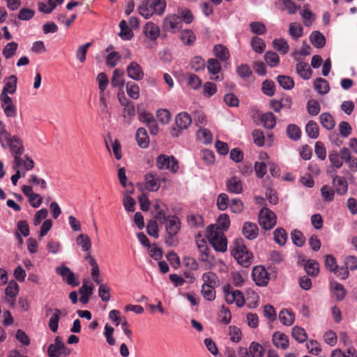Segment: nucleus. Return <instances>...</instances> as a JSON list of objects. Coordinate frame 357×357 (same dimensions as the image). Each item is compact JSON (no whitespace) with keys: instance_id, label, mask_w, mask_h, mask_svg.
I'll return each instance as SVG.
<instances>
[{"instance_id":"f257e3e1","label":"nucleus","mask_w":357,"mask_h":357,"mask_svg":"<svg viewBox=\"0 0 357 357\" xmlns=\"http://www.w3.org/2000/svg\"><path fill=\"white\" fill-rule=\"evenodd\" d=\"M1 146L3 148H9L14 159L13 167L20 168L22 165V155L24 151L22 140L17 135H11L8 137V141H5Z\"/></svg>"},{"instance_id":"f03ea898","label":"nucleus","mask_w":357,"mask_h":357,"mask_svg":"<svg viewBox=\"0 0 357 357\" xmlns=\"http://www.w3.org/2000/svg\"><path fill=\"white\" fill-rule=\"evenodd\" d=\"M231 255L243 267H249L253 261V255L243 244L242 238H237L234 242V248L231 251Z\"/></svg>"},{"instance_id":"7ed1b4c3","label":"nucleus","mask_w":357,"mask_h":357,"mask_svg":"<svg viewBox=\"0 0 357 357\" xmlns=\"http://www.w3.org/2000/svg\"><path fill=\"white\" fill-rule=\"evenodd\" d=\"M207 238L214 250L225 252L227 248V240L220 229L211 225L207 228Z\"/></svg>"},{"instance_id":"20e7f679","label":"nucleus","mask_w":357,"mask_h":357,"mask_svg":"<svg viewBox=\"0 0 357 357\" xmlns=\"http://www.w3.org/2000/svg\"><path fill=\"white\" fill-rule=\"evenodd\" d=\"M259 224L265 230L271 229L276 225V215L268 208H262L259 213Z\"/></svg>"},{"instance_id":"39448f33","label":"nucleus","mask_w":357,"mask_h":357,"mask_svg":"<svg viewBox=\"0 0 357 357\" xmlns=\"http://www.w3.org/2000/svg\"><path fill=\"white\" fill-rule=\"evenodd\" d=\"M156 166L159 169H169L172 173L177 172L178 169V161L174 156L160 154L156 160Z\"/></svg>"},{"instance_id":"423d86ee","label":"nucleus","mask_w":357,"mask_h":357,"mask_svg":"<svg viewBox=\"0 0 357 357\" xmlns=\"http://www.w3.org/2000/svg\"><path fill=\"white\" fill-rule=\"evenodd\" d=\"M327 174L333 177V186L335 192L340 195H343L347 193L348 190V183L346 178L343 176H337L335 169H327Z\"/></svg>"},{"instance_id":"0eeeda50","label":"nucleus","mask_w":357,"mask_h":357,"mask_svg":"<svg viewBox=\"0 0 357 357\" xmlns=\"http://www.w3.org/2000/svg\"><path fill=\"white\" fill-rule=\"evenodd\" d=\"M252 276L256 284L266 287L269 281V274L262 266H257L252 269Z\"/></svg>"},{"instance_id":"6e6552de","label":"nucleus","mask_w":357,"mask_h":357,"mask_svg":"<svg viewBox=\"0 0 357 357\" xmlns=\"http://www.w3.org/2000/svg\"><path fill=\"white\" fill-rule=\"evenodd\" d=\"M57 274L62 277L63 280L68 285L77 287L79 282L76 278L75 273L66 266L62 265L56 268Z\"/></svg>"},{"instance_id":"1a4fd4ad","label":"nucleus","mask_w":357,"mask_h":357,"mask_svg":"<svg viewBox=\"0 0 357 357\" xmlns=\"http://www.w3.org/2000/svg\"><path fill=\"white\" fill-rule=\"evenodd\" d=\"M165 29L173 33L178 31L182 28L181 17L178 15H171L166 17L164 20Z\"/></svg>"},{"instance_id":"9d476101","label":"nucleus","mask_w":357,"mask_h":357,"mask_svg":"<svg viewBox=\"0 0 357 357\" xmlns=\"http://www.w3.org/2000/svg\"><path fill=\"white\" fill-rule=\"evenodd\" d=\"M1 105L7 117H15L17 115V108L13 100L8 96H0Z\"/></svg>"},{"instance_id":"9b49d317","label":"nucleus","mask_w":357,"mask_h":357,"mask_svg":"<svg viewBox=\"0 0 357 357\" xmlns=\"http://www.w3.org/2000/svg\"><path fill=\"white\" fill-rule=\"evenodd\" d=\"M128 76L136 81H140L144 78V73L142 67L135 61H132L126 68Z\"/></svg>"},{"instance_id":"f8f14e48","label":"nucleus","mask_w":357,"mask_h":357,"mask_svg":"<svg viewBox=\"0 0 357 357\" xmlns=\"http://www.w3.org/2000/svg\"><path fill=\"white\" fill-rule=\"evenodd\" d=\"M165 223V228L168 235H176L181 228L179 219L175 215L167 216Z\"/></svg>"},{"instance_id":"ddd939ff","label":"nucleus","mask_w":357,"mask_h":357,"mask_svg":"<svg viewBox=\"0 0 357 357\" xmlns=\"http://www.w3.org/2000/svg\"><path fill=\"white\" fill-rule=\"evenodd\" d=\"M52 311H54V313L49 320L48 326L50 327V329L53 333H56L58 331L59 322L60 317L61 315V310H59L58 308H54V310H52L51 307H47L46 308V316H47L48 314Z\"/></svg>"},{"instance_id":"4468645a","label":"nucleus","mask_w":357,"mask_h":357,"mask_svg":"<svg viewBox=\"0 0 357 357\" xmlns=\"http://www.w3.org/2000/svg\"><path fill=\"white\" fill-rule=\"evenodd\" d=\"M143 32L146 38L150 40H155L160 36V29L158 25L153 22H147L143 27Z\"/></svg>"},{"instance_id":"2eb2a0df","label":"nucleus","mask_w":357,"mask_h":357,"mask_svg":"<svg viewBox=\"0 0 357 357\" xmlns=\"http://www.w3.org/2000/svg\"><path fill=\"white\" fill-rule=\"evenodd\" d=\"M145 182L146 189L151 192L158 190L160 187V182L158 177L152 172L146 174Z\"/></svg>"},{"instance_id":"dca6fc26","label":"nucleus","mask_w":357,"mask_h":357,"mask_svg":"<svg viewBox=\"0 0 357 357\" xmlns=\"http://www.w3.org/2000/svg\"><path fill=\"white\" fill-rule=\"evenodd\" d=\"M243 234L249 240H253L258 236V227L255 223L246 222L243 227Z\"/></svg>"},{"instance_id":"f3484780","label":"nucleus","mask_w":357,"mask_h":357,"mask_svg":"<svg viewBox=\"0 0 357 357\" xmlns=\"http://www.w3.org/2000/svg\"><path fill=\"white\" fill-rule=\"evenodd\" d=\"M225 301L228 304H232L235 303L239 307H243L245 303L243 294L239 290H234L230 294H226Z\"/></svg>"},{"instance_id":"a211bd4d","label":"nucleus","mask_w":357,"mask_h":357,"mask_svg":"<svg viewBox=\"0 0 357 357\" xmlns=\"http://www.w3.org/2000/svg\"><path fill=\"white\" fill-rule=\"evenodd\" d=\"M227 190L231 193L238 194L243 190V184L240 178L233 176L228 179L226 183Z\"/></svg>"},{"instance_id":"6ab92c4d","label":"nucleus","mask_w":357,"mask_h":357,"mask_svg":"<svg viewBox=\"0 0 357 357\" xmlns=\"http://www.w3.org/2000/svg\"><path fill=\"white\" fill-rule=\"evenodd\" d=\"M272 341L277 348L286 349L289 347L288 337L284 333L280 332L274 333L272 337Z\"/></svg>"},{"instance_id":"aec40b11","label":"nucleus","mask_w":357,"mask_h":357,"mask_svg":"<svg viewBox=\"0 0 357 357\" xmlns=\"http://www.w3.org/2000/svg\"><path fill=\"white\" fill-rule=\"evenodd\" d=\"M296 73L304 79L307 80L310 79L312 74V70L310 68L307 63L304 61H299L296 65Z\"/></svg>"},{"instance_id":"412c9836","label":"nucleus","mask_w":357,"mask_h":357,"mask_svg":"<svg viewBox=\"0 0 357 357\" xmlns=\"http://www.w3.org/2000/svg\"><path fill=\"white\" fill-rule=\"evenodd\" d=\"M17 78L15 75H10L6 82L0 96L13 94L16 91Z\"/></svg>"},{"instance_id":"4be33fe9","label":"nucleus","mask_w":357,"mask_h":357,"mask_svg":"<svg viewBox=\"0 0 357 357\" xmlns=\"http://www.w3.org/2000/svg\"><path fill=\"white\" fill-rule=\"evenodd\" d=\"M135 138L138 146L142 149H146L149 146V137L145 128H138L136 132Z\"/></svg>"},{"instance_id":"5701e85b","label":"nucleus","mask_w":357,"mask_h":357,"mask_svg":"<svg viewBox=\"0 0 357 357\" xmlns=\"http://www.w3.org/2000/svg\"><path fill=\"white\" fill-rule=\"evenodd\" d=\"M197 248L201 253L200 260L202 261H208L213 257L211 256L210 249L207 245V243L204 239L197 241Z\"/></svg>"},{"instance_id":"b1692460","label":"nucleus","mask_w":357,"mask_h":357,"mask_svg":"<svg viewBox=\"0 0 357 357\" xmlns=\"http://www.w3.org/2000/svg\"><path fill=\"white\" fill-rule=\"evenodd\" d=\"M176 124L181 129H187L192 123V119L187 112H181L176 116Z\"/></svg>"},{"instance_id":"393cba45","label":"nucleus","mask_w":357,"mask_h":357,"mask_svg":"<svg viewBox=\"0 0 357 357\" xmlns=\"http://www.w3.org/2000/svg\"><path fill=\"white\" fill-rule=\"evenodd\" d=\"M135 116V107L134 104H129L126 105V107L123 108L122 112L123 123L126 126L130 125L132 123Z\"/></svg>"},{"instance_id":"a878e982","label":"nucleus","mask_w":357,"mask_h":357,"mask_svg":"<svg viewBox=\"0 0 357 357\" xmlns=\"http://www.w3.org/2000/svg\"><path fill=\"white\" fill-rule=\"evenodd\" d=\"M279 320L284 326H291L294 321V314L288 309H283L279 313Z\"/></svg>"},{"instance_id":"bb28decb","label":"nucleus","mask_w":357,"mask_h":357,"mask_svg":"<svg viewBox=\"0 0 357 357\" xmlns=\"http://www.w3.org/2000/svg\"><path fill=\"white\" fill-rule=\"evenodd\" d=\"M311 43L317 48H322L326 44L324 36L319 31H314L310 36Z\"/></svg>"},{"instance_id":"cd10ccee","label":"nucleus","mask_w":357,"mask_h":357,"mask_svg":"<svg viewBox=\"0 0 357 357\" xmlns=\"http://www.w3.org/2000/svg\"><path fill=\"white\" fill-rule=\"evenodd\" d=\"M93 287L88 286L86 282H84L82 287L79 289V292L81 294L79 301L84 304L89 302L90 296L93 294Z\"/></svg>"},{"instance_id":"c85d7f7f","label":"nucleus","mask_w":357,"mask_h":357,"mask_svg":"<svg viewBox=\"0 0 357 357\" xmlns=\"http://www.w3.org/2000/svg\"><path fill=\"white\" fill-rule=\"evenodd\" d=\"M305 132L311 139H317L319 135L318 124L312 120L309 121L305 126Z\"/></svg>"},{"instance_id":"c756f323","label":"nucleus","mask_w":357,"mask_h":357,"mask_svg":"<svg viewBox=\"0 0 357 357\" xmlns=\"http://www.w3.org/2000/svg\"><path fill=\"white\" fill-rule=\"evenodd\" d=\"M331 288L336 299L339 301H342L346 295L344 286L336 281L331 282Z\"/></svg>"},{"instance_id":"7c9ffc66","label":"nucleus","mask_w":357,"mask_h":357,"mask_svg":"<svg viewBox=\"0 0 357 357\" xmlns=\"http://www.w3.org/2000/svg\"><path fill=\"white\" fill-rule=\"evenodd\" d=\"M319 121L321 126L327 130H332L335 127V120L333 116L329 113H322L319 116Z\"/></svg>"},{"instance_id":"2f4dec72","label":"nucleus","mask_w":357,"mask_h":357,"mask_svg":"<svg viewBox=\"0 0 357 357\" xmlns=\"http://www.w3.org/2000/svg\"><path fill=\"white\" fill-rule=\"evenodd\" d=\"M314 87L317 93L322 95L328 93L330 89L328 81L321 77L314 80Z\"/></svg>"},{"instance_id":"473e14b6","label":"nucleus","mask_w":357,"mask_h":357,"mask_svg":"<svg viewBox=\"0 0 357 357\" xmlns=\"http://www.w3.org/2000/svg\"><path fill=\"white\" fill-rule=\"evenodd\" d=\"M215 56L223 61H226L229 58L228 49L222 45H216L213 47Z\"/></svg>"},{"instance_id":"72a5a7b5","label":"nucleus","mask_w":357,"mask_h":357,"mask_svg":"<svg viewBox=\"0 0 357 357\" xmlns=\"http://www.w3.org/2000/svg\"><path fill=\"white\" fill-rule=\"evenodd\" d=\"M151 0H144L139 7V13L146 19L150 18L154 13L152 6L150 3Z\"/></svg>"},{"instance_id":"f704fd0d","label":"nucleus","mask_w":357,"mask_h":357,"mask_svg":"<svg viewBox=\"0 0 357 357\" xmlns=\"http://www.w3.org/2000/svg\"><path fill=\"white\" fill-rule=\"evenodd\" d=\"M188 86L194 90L198 89L202 84L201 79L195 74L188 73L185 74Z\"/></svg>"},{"instance_id":"c9c22d12","label":"nucleus","mask_w":357,"mask_h":357,"mask_svg":"<svg viewBox=\"0 0 357 357\" xmlns=\"http://www.w3.org/2000/svg\"><path fill=\"white\" fill-rule=\"evenodd\" d=\"M287 135L293 141H298L301 136V130L296 124H290L287 128Z\"/></svg>"},{"instance_id":"e433bc0d","label":"nucleus","mask_w":357,"mask_h":357,"mask_svg":"<svg viewBox=\"0 0 357 357\" xmlns=\"http://www.w3.org/2000/svg\"><path fill=\"white\" fill-rule=\"evenodd\" d=\"M250 45L252 50L257 53L261 54L266 48L265 42L257 36H253L250 40Z\"/></svg>"},{"instance_id":"4c0bfd02","label":"nucleus","mask_w":357,"mask_h":357,"mask_svg":"<svg viewBox=\"0 0 357 357\" xmlns=\"http://www.w3.org/2000/svg\"><path fill=\"white\" fill-rule=\"evenodd\" d=\"M77 243L84 252L89 251L91 248V241L86 234H79L77 238Z\"/></svg>"},{"instance_id":"58836bf2","label":"nucleus","mask_w":357,"mask_h":357,"mask_svg":"<svg viewBox=\"0 0 357 357\" xmlns=\"http://www.w3.org/2000/svg\"><path fill=\"white\" fill-rule=\"evenodd\" d=\"M124 72L122 70L115 69L113 72L111 84L113 86H123L124 85Z\"/></svg>"},{"instance_id":"ea45409f","label":"nucleus","mask_w":357,"mask_h":357,"mask_svg":"<svg viewBox=\"0 0 357 357\" xmlns=\"http://www.w3.org/2000/svg\"><path fill=\"white\" fill-rule=\"evenodd\" d=\"M126 92L132 99L137 100L139 97V87L134 82H128L126 84Z\"/></svg>"},{"instance_id":"a19ab883","label":"nucleus","mask_w":357,"mask_h":357,"mask_svg":"<svg viewBox=\"0 0 357 357\" xmlns=\"http://www.w3.org/2000/svg\"><path fill=\"white\" fill-rule=\"evenodd\" d=\"M277 81L280 86L286 90H290L294 86V79L287 75H278Z\"/></svg>"},{"instance_id":"79ce46f5","label":"nucleus","mask_w":357,"mask_h":357,"mask_svg":"<svg viewBox=\"0 0 357 357\" xmlns=\"http://www.w3.org/2000/svg\"><path fill=\"white\" fill-rule=\"evenodd\" d=\"M291 335L300 343L304 342L307 338L305 331L303 328L298 326H294L292 328Z\"/></svg>"},{"instance_id":"37998d69","label":"nucleus","mask_w":357,"mask_h":357,"mask_svg":"<svg viewBox=\"0 0 357 357\" xmlns=\"http://www.w3.org/2000/svg\"><path fill=\"white\" fill-rule=\"evenodd\" d=\"M261 122L265 128L272 129L276 124L275 116L271 112L265 113L261 116Z\"/></svg>"},{"instance_id":"c03bdc74","label":"nucleus","mask_w":357,"mask_h":357,"mask_svg":"<svg viewBox=\"0 0 357 357\" xmlns=\"http://www.w3.org/2000/svg\"><path fill=\"white\" fill-rule=\"evenodd\" d=\"M273 46L275 50L283 54H287L289 49L287 42L283 38L275 39L273 41Z\"/></svg>"},{"instance_id":"a18cd8bd","label":"nucleus","mask_w":357,"mask_h":357,"mask_svg":"<svg viewBox=\"0 0 357 357\" xmlns=\"http://www.w3.org/2000/svg\"><path fill=\"white\" fill-rule=\"evenodd\" d=\"M18 47V44L15 42H10L6 44L3 47L2 54L7 59L11 58L16 53Z\"/></svg>"},{"instance_id":"49530a36","label":"nucleus","mask_w":357,"mask_h":357,"mask_svg":"<svg viewBox=\"0 0 357 357\" xmlns=\"http://www.w3.org/2000/svg\"><path fill=\"white\" fill-rule=\"evenodd\" d=\"M274 241L280 245H284L287 239V234L286 231L282 228H278L274 231Z\"/></svg>"},{"instance_id":"de8ad7c7","label":"nucleus","mask_w":357,"mask_h":357,"mask_svg":"<svg viewBox=\"0 0 357 357\" xmlns=\"http://www.w3.org/2000/svg\"><path fill=\"white\" fill-rule=\"evenodd\" d=\"M291 238L294 245L298 247H302L305 242V238L303 233L298 230L294 229L291 232Z\"/></svg>"},{"instance_id":"09e8293b","label":"nucleus","mask_w":357,"mask_h":357,"mask_svg":"<svg viewBox=\"0 0 357 357\" xmlns=\"http://www.w3.org/2000/svg\"><path fill=\"white\" fill-rule=\"evenodd\" d=\"M339 154L342 160L347 163L351 169H354V159L351 158L349 150L346 147H343L340 149Z\"/></svg>"},{"instance_id":"8fccbe9b","label":"nucleus","mask_w":357,"mask_h":357,"mask_svg":"<svg viewBox=\"0 0 357 357\" xmlns=\"http://www.w3.org/2000/svg\"><path fill=\"white\" fill-rule=\"evenodd\" d=\"M328 159L331 163L333 167L335 169H340L343 165V161L342 160L339 153L337 151H332L329 153Z\"/></svg>"},{"instance_id":"3c124183","label":"nucleus","mask_w":357,"mask_h":357,"mask_svg":"<svg viewBox=\"0 0 357 357\" xmlns=\"http://www.w3.org/2000/svg\"><path fill=\"white\" fill-rule=\"evenodd\" d=\"M180 38H181V40L183 41V43L188 45H192L196 40V36H195V33H193L192 31L189 30V29L183 31L181 33Z\"/></svg>"},{"instance_id":"603ef678","label":"nucleus","mask_w":357,"mask_h":357,"mask_svg":"<svg viewBox=\"0 0 357 357\" xmlns=\"http://www.w3.org/2000/svg\"><path fill=\"white\" fill-rule=\"evenodd\" d=\"M264 59L271 67H275L280 62L278 54L274 52L268 51L264 54Z\"/></svg>"},{"instance_id":"864d4df0","label":"nucleus","mask_w":357,"mask_h":357,"mask_svg":"<svg viewBox=\"0 0 357 357\" xmlns=\"http://www.w3.org/2000/svg\"><path fill=\"white\" fill-rule=\"evenodd\" d=\"M215 287H212L211 285L203 284L202 287V294L203 297L209 301H213L215 298V291L214 289Z\"/></svg>"},{"instance_id":"5fc2aeb1","label":"nucleus","mask_w":357,"mask_h":357,"mask_svg":"<svg viewBox=\"0 0 357 357\" xmlns=\"http://www.w3.org/2000/svg\"><path fill=\"white\" fill-rule=\"evenodd\" d=\"M121 29L119 36L124 39L129 40L133 36L131 29L128 27V23L126 20H123L119 23Z\"/></svg>"},{"instance_id":"6e6d98bb","label":"nucleus","mask_w":357,"mask_h":357,"mask_svg":"<svg viewBox=\"0 0 357 357\" xmlns=\"http://www.w3.org/2000/svg\"><path fill=\"white\" fill-rule=\"evenodd\" d=\"M202 280L204 281L203 284L211 285L215 287L218 284V276L213 272H207L203 274Z\"/></svg>"},{"instance_id":"4d7b16f0","label":"nucleus","mask_w":357,"mask_h":357,"mask_svg":"<svg viewBox=\"0 0 357 357\" xmlns=\"http://www.w3.org/2000/svg\"><path fill=\"white\" fill-rule=\"evenodd\" d=\"M303 29L300 24L290 23L289 32L291 36L295 40H297L303 36Z\"/></svg>"},{"instance_id":"13d9d810","label":"nucleus","mask_w":357,"mask_h":357,"mask_svg":"<svg viewBox=\"0 0 357 357\" xmlns=\"http://www.w3.org/2000/svg\"><path fill=\"white\" fill-rule=\"evenodd\" d=\"M249 351L252 357L264 356V348L258 342H252L250 345Z\"/></svg>"},{"instance_id":"bf43d9fd","label":"nucleus","mask_w":357,"mask_h":357,"mask_svg":"<svg viewBox=\"0 0 357 357\" xmlns=\"http://www.w3.org/2000/svg\"><path fill=\"white\" fill-rule=\"evenodd\" d=\"M217 225H214L215 227L220 229L221 231L224 232V231L227 230L230 225L229 217L227 214H221L217 221Z\"/></svg>"},{"instance_id":"052dcab7","label":"nucleus","mask_w":357,"mask_h":357,"mask_svg":"<svg viewBox=\"0 0 357 357\" xmlns=\"http://www.w3.org/2000/svg\"><path fill=\"white\" fill-rule=\"evenodd\" d=\"M307 109L310 115L316 116L320 112L321 106L317 100L310 99L307 101Z\"/></svg>"},{"instance_id":"680f3d73","label":"nucleus","mask_w":357,"mask_h":357,"mask_svg":"<svg viewBox=\"0 0 357 357\" xmlns=\"http://www.w3.org/2000/svg\"><path fill=\"white\" fill-rule=\"evenodd\" d=\"M305 269L308 275L316 276L319 273V264L313 260H307L305 264Z\"/></svg>"},{"instance_id":"e2e57ef3","label":"nucleus","mask_w":357,"mask_h":357,"mask_svg":"<svg viewBox=\"0 0 357 357\" xmlns=\"http://www.w3.org/2000/svg\"><path fill=\"white\" fill-rule=\"evenodd\" d=\"M202 159L207 165H212L215 162V154L213 151L209 149H204L201 151L200 153Z\"/></svg>"},{"instance_id":"0e129e2a","label":"nucleus","mask_w":357,"mask_h":357,"mask_svg":"<svg viewBox=\"0 0 357 357\" xmlns=\"http://www.w3.org/2000/svg\"><path fill=\"white\" fill-rule=\"evenodd\" d=\"M250 28L252 33L256 35H263L266 32V26L262 22H252L250 24Z\"/></svg>"},{"instance_id":"69168bd1","label":"nucleus","mask_w":357,"mask_h":357,"mask_svg":"<svg viewBox=\"0 0 357 357\" xmlns=\"http://www.w3.org/2000/svg\"><path fill=\"white\" fill-rule=\"evenodd\" d=\"M98 295L103 302H107L110 300V288L107 284H100Z\"/></svg>"},{"instance_id":"338daca9","label":"nucleus","mask_w":357,"mask_h":357,"mask_svg":"<svg viewBox=\"0 0 357 357\" xmlns=\"http://www.w3.org/2000/svg\"><path fill=\"white\" fill-rule=\"evenodd\" d=\"M217 92L216 84L213 82H207L203 86V95L206 98H210Z\"/></svg>"},{"instance_id":"774afa93","label":"nucleus","mask_w":357,"mask_h":357,"mask_svg":"<svg viewBox=\"0 0 357 357\" xmlns=\"http://www.w3.org/2000/svg\"><path fill=\"white\" fill-rule=\"evenodd\" d=\"M229 206V197L225 193H221L217 198V207L220 211H225Z\"/></svg>"}]
</instances>
